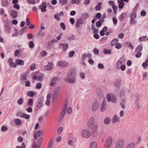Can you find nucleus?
<instances>
[{"instance_id": "f257e3e1", "label": "nucleus", "mask_w": 148, "mask_h": 148, "mask_svg": "<svg viewBox=\"0 0 148 148\" xmlns=\"http://www.w3.org/2000/svg\"><path fill=\"white\" fill-rule=\"evenodd\" d=\"M76 73L75 69L73 68L71 69L69 72V74L65 79V81L70 84H73L76 82Z\"/></svg>"}, {"instance_id": "f03ea898", "label": "nucleus", "mask_w": 148, "mask_h": 148, "mask_svg": "<svg viewBox=\"0 0 148 148\" xmlns=\"http://www.w3.org/2000/svg\"><path fill=\"white\" fill-rule=\"evenodd\" d=\"M44 103V97L43 96L40 97L37 101V105L35 109L36 111H38L42 106Z\"/></svg>"}, {"instance_id": "7ed1b4c3", "label": "nucleus", "mask_w": 148, "mask_h": 148, "mask_svg": "<svg viewBox=\"0 0 148 148\" xmlns=\"http://www.w3.org/2000/svg\"><path fill=\"white\" fill-rule=\"evenodd\" d=\"M95 119L93 117L90 118L88 120L87 123V126L89 129H92L93 128L95 125Z\"/></svg>"}, {"instance_id": "20e7f679", "label": "nucleus", "mask_w": 148, "mask_h": 148, "mask_svg": "<svg viewBox=\"0 0 148 148\" xmlns=\"http://www.w3.org/2000/svg\"><path fill=\"white\" fill-rule=\"evenodd\" d=\"M107 98L109 102H111L113 103H115L117 101L116 97L112 93H110L108 95Z\"/></svg>"}, {"instance_id": "39448f33", "label": "nucleus", "mask_w": 148, "mask_h": 148, "mask_svg": "<svg viewBox=\"0 0 148 148\" xmlns=\"http://www.w3.org/2000/svg\"><path fill=\"white\" fill-rule=\"evenodd\" d=\"M112 137H109L108 138L105 143L104 148H110L112 144Z\"/></svg>"}, {"instance_id": "423d86ee", "label": "nucleus", "mask_w": 148, "mask_h": 148, "mask_svg": "<svg viewBox=\"0 0 148 148\" xmlns=\"http://www.w3.org/2000/svg\"><path fill=\"white\" fill-rule=\"evenodd\" d=\"M43 140V138L40 137L39 139L37 145L36 142H34L33 143V148H40L41 145Z\"/></svg>"}, {"instance_id": "0eeeda50", "label": "nucleus", "mask_w": 148, "mask_h": 148, "mask_svg": "<svg viewBox=\"0 0 148 148\" xmlns=\"http://www.w3.org/2000/svg\"><path fill=\"white\" fill-rule=\"evenodd\" d=\"M124 144V141L122 139L118 140L115 145V148H123Z\"/></svg>"}, {"instance_id": "6e6552de", "label": "nucleus", "mask_w": 148, "mask_h": 148, "mask_svg": "<svg viewBox=\"0 0 148 148\" xmlns=\"http://www.w3.org/2000/svg\"><path fill=\"white\" fill-rule=\"evenodd\" d=\"M100 103L98 102L97 101H94L92 105V110L93 111H96L99 109L100 106Z\"/></svg>"}, {"instance_id": "1a4fd4ad", "label": "nucleus", "mask_w": 148, "mask_h": 148, "mask_svg": "<svg viewBox=\"0 0 148 148\" xmlns=\"http://www.w3.org/2000/svg\"><path fill=\"white\" fill-rule=\"evenodd\" d=\"M92 131V136L93 137H96L98 133V126L97 125H95L94 127L93 128Z\"/></svg>"}, {"instance_id": "9d476101", "label": "nucleus", "mask_w": 148, "mask_h": 148, "mask_svg": "<svg viewBox=\"0 0 148 148\" xmlns=\"http://www.w3.org/2000/svg\"><path fill=\"white\" fill-rule=\"evenodd\" d=\"M125 62L126 60L124 57H121L116 64L117 68H119L120 66H121V65L124 64L125 63Z\"/></svg>"}, {"instance_id": "9b49d317", "label": "nucleus", "mask_w": 148, "mask_h": 148, "mask_svg": "<svg viewBox=\"0 0 148 148\" xmlns=\"http://www.w3.org/2000/svg\"><path fill=\"white\" fill-rule=\"evenodd\" d=\"M82 136L83 137L88 138L90 136V133L88 130H83L82 132Z\"/></svg>"}, {"instance_id": "f8f14e48", "label": "nucleus", "mask_w": 148, "mask_h": 148, "mask_svg": "<svg viewBox=\"0 0 148 148\" xmlns=\"http://www.w3.org/2000/svg\"><path fill=\"white\" fill-rule=\"evenodd\" d=\"M47 6V3L44 2L42 3L41 5L39 6V8L40 9H41L42 12H44L47 11L46 8Z\"/></svg>"}, {"instance_id": "ddd939ff", "label": "nucleus", "mask_w": 148, "mask_h": 148, "mask_svg": "<svg viewBox=\"0 0 148 148\" xmlns=\"http://www.w3.org/2000/svg\"><path fill=\"white\" fill-rule=\"evenodd\" d=\"M57 65L60 67L64 68L68 66L69 64L67 62L65 61H60L58 62Z\"/></svg>"}, {"instance_id": "4468645a", "label": "nucleus", "mask_w": 148, "mask_h": 148, "mask_svg": "<svg viewBox=\"0 0 148 148\" xmlns=\"http://www.w3.org/2000/svg\"><path fill=\"white\" fill-rule=\"evenodd\" d=\"M107 107V104L105 99H103L101 104L100 108V111L102 112H103L105 111Z\"/></svg>"}, {"instance_id": "2eb2a0df", "label": "nucleus", "mask_w": 148, "mask_h": 148, "mask_svg": "<svg viewBox=\"0 0 148 148\" xmlns=\"http://www.w3.org/2000/svg\"><path fill=\"white\" fill-rule=\"evenodd\" d=\"M53 66V64L52 62H49L48 64L45 66L44 69L48 71L51 70L52 69Z\"/></svg>"}, {"instance_id": "dca6fc26", "label": "nucleus", "mask_w": 148, "mask_h": 148, "mask_svg": "<svg viewBox=\"0 0 148 148\" xmlns=\"http://www.w3.org/2000/svg\"><path fill=\"white\" fill-rule=\"evenodd\" d=\"M10 16L13 18H15L17 17L18 15L17 11L14 10H11L10 11Z\"/></svg>"}, {"instance_id": "f3484780", "label": "nucleus", "mask_w": 148, "mask_h": 148, "mask_svg": "<svg viewBox=\"0 0 148 148\" xmlns=\"http://www.w3.org/2000/svg\"><path fill=\"white\" fill-rule=\"evenodd\" d=\"M59 47L63 49V51H66L69 47L68 45L66 43H60L59 45Z\"/></svg>"}, {"instance_id": "a211bd4d", "label": "nucleus", "mask_w": 148, "mask_h": 148, "mask_svg": "<svg viewBox=\"0 0 148 148\" xmlns=\"http://www.w3.org/2000/svg\"><path fill=\"white\" fill-rule=\"evenodd\" d=\"M84 22L82 18H81L78 19L76 23V27L78 28L80 26V25L84 24Z\"/></svg>"}, {"instance_id": "6ab92c4d", "label": "nucleus", "mask_w": 148, "mask_h": 148, "mask_svg": "<svg viewBox=\"0 0 148 148\" xmlns=\"http://www.w3.org/2000/svg\"><path fill=\"white\" fill-rule=\"evenodd\" d=\"M120 121V118L116 115H114L112 119V123L114 124L116 122H118Z\"/></svg>"}, {"instance_id": "aec40b11", "label": "nucleus", "mask_w": 148, "mask_h": 148, "mask_svg": "<svg viewBox=\"0 0 148 148\" xmlns=\"http://www.w3.org/2000/svg\"><path fill=\"white\" fill-rule=\"evenodd\" d=\"M97 97L100 99H102L103 98V93L102 90L99 88L97 90Z\"/></svg>"}, {"instance_id": "412c9836", "label": "nucleus", "mask_w": 148, "mask_h": 148, "mask_svg": "<svg viewBox=\"0 0 148 148\" xmlns=\"http://www.w3.org/2000/svg\"><path fill=\"white\" fill-rule=\"evenodd\" d=\"M126 14V13H123L120 15V16L119 17V19L121 22L123 21L125 19Z\"/></svg>"}, {"instance_id": "4be33fe9", "label": "nucleus", "mask_w": 148, "mask_h": 148, "mask_svg": "<svg viewBox=\"0 0 148 148\" xmlns=\"http://www.w3.org/2000/svg\"><path fill=\"white\" fill-rule=\"evenodd\" d=\"M41 132H42L40 130H38V131H36L35 132L34 135V138L36 139L37 137H39L40 135Z\"/></svg>"}, {"instance_id": "5701e85b", "label": "nucleus", "mask_w": 148, "mask_h": 148, "mask_svg": "<svg viewBox=\"0 0 148 148\" xmlns=\"http://www.w3.org/2000/svg\"><path fill=\"white\" fill-rule=\"evenodd\" d=\"M16 62L18 65H23L24 64V61L21 59H17L16 60Z\"/></svg>"}, {"instance_id": "b1692460", "label": "nucleus", "mask_w": 148, "mask_h": 148, "mask_svg": "<svg viewBox=\"0 0 148 148\" xmlns=\"http://www.w3.org/2000/svg\"><path fill=\"white\" fill-rule=\"evenodd\" d=\"M65 113V112H62L58 119V122L59 123H60L62 121L64 116Z\"/></svg>"}, {"instance_id": "393cba45", "label": "nucleus", "mask_w": 148, "mask_h": 148, "mask_svg": "<svg viewBox=\"0 0 148 148\" xmlns=\"http://www.w3.org/2000/svg\"><path fill=\"white\" fill-rule=\"evenodd\" d=\"M9 23H6L5 25V29L7 32H8L10 31L11 27Z\"/></svg>"}, {"instance_id": "a878e982", "label": "nucleus", "mask_w": 148, "mask_h": 148, "mask_svg": "<svg viewBox=\"0 0 148 148\" xmlns=\"http://www.w3.org/2000/svg\"><path fill=\"white\" fill-rule=\"evenodd\" d=\"M147 40H148V38H147V36H143L138 38V40L140 42L145 41Z\"/></svg>"}, {"instance_id": "bb28decb", "label": "nucleus", "mask_w": 148, "mask_h": 148, "mask_svg": "<svg viewBox=\"0 0 148 148\" xmlns=\"http://www.w3.org/2000/svg\"><path fill=\"white\" fill-rule=\"evenodd\" d=\"M136 17V12L135 11H133L131 13L130 15V19H135Z\"/></svg>"}, {"instance_id": "cd10ccee", "label": "nucleus", "mask_w": 148, "mask_h": 148, "mask_svg": "<svg viewBox=\"0 0 148 148\" xmlns=\"http://www.w3.org/2000/svg\"><path fill=\"white\" fill-rule=\"evenodd\" d=\"M110 121V119L108 117H107L104 119V123L106 125H108L109 124Z\"/></svg>"}, {"instance_id": "c85d7f7f", "label": "nucleus", "mask_w": 148, "mask_h": 148, "mask_svg": "<svg viewBox=\"0 0 148 148\" xmlns=\"http://www.w3.org/2000/svg\"><path fill=\"white\" fill-rule=\"evenodd\" d=\"M15 122L16 124L17 125H20L22 124V121L19 119H15Z\"/></svg>"}, {"instance_id": "c756f323", "label": "nucleus", "mask_w": 148, "mask_h": 148, "mask_svg": "<svg viewBox=\"0 0 148 148\" xmlns=\"http://www.w3.org/2000/svg\"><path fill=\"white\" fill-rule=\"evenodd\" d=\"M136 99H137L136 101V106L137 108L139 109L141 107L140 106L139 104V102L140 101V96L136 97Z\"/></svg>"}, {"instance_id": "7c9ffc66", "label": "nucleus", "mask_w": 148, "mask_h": 148, "mask_svg": "<svg viewBox=\"0 0 148 148\" xmlns=\"http://www.w3.org/2000/svg\"><path fill=\"white\" fill-rule=\"evenodd\" d=\"M90 148H97V143L95 142H92L90 145Z\"/></svg>"}, {"instance_id": "2f4dec72", "label": "nucleus", "mask_w": 148, "mask_h": 148, "mask_svg": "<svg viewBox=\"0 0 148 148\" xmlns=\"http://www.w3.org/2000/svg\"><path fill=\"white\" fill-rule=\"evenodd\" d=\"M9 3L8 1L6 0L5 2L2 1V6L4 7H7L9 6Z\"/></svg>"}, {"instance_id": "473e14b6", "label": "nucleus", "mask_w": 148, "mask_h": 148, "mask_svg": "<svg viewBox=\"0 0 148 148\" xmlns=\"http://www.w3.org/2000/svg\"><path fill=\"white\" fill-rule=\"evenodd\" d=\"M118 42V40L117 39L114 38L111 41V45L112 46H114Z\"/></svg>"}, {"instance_id": "72a5a7b5", "label": "nucleus", "mask_w": 148, "mask_h": 148, "mask_svg": "<svg viewBox=\"0 0 148 148\" xmlns=\"http://www.w3.org/2000/svg\"><path fill=\"white\" fill-rule=\"evenodd\" d=\"M27 104L30 106H32L33 104V99L32 98H30L28 100Z\"/></svg>"}, {"instance_id": "f704fd0d", "label": "nucleus", "mask_w": 148, "mask_h": 148, "mask_svg": "<svg viewBox=\"0 0 148 148\" xmlns=\"http://www.w3.org/2000/svg\"><path fill=\"white\" fill-rule=\"evenodd\" d=\"M142 65L145 69L148 66V58L146 60L145 62L143 63Z\"/></svg>"}, {"instance_id": "c9c22d12", "label": "nucleus", "mask_w": 148, "mask_h": 148, "mask_svg": "<svg viewBox=\"0 0 148 148\" xmlns=\"http://www.w3.org/2000/svg\"><path fill=\"white\" fill-rule=\"evenodd\" d=\"M53 145V140L50 139L48 144L47 147L49 148H52Z\"/></svg>"}, {"instance_id": "e433bc0d", "label": "nucleus", "mask_w": 148, "mask_h": 148, "mask_svg": "<svg viewBox=\"0 0 148 148\" xmlns=\"http://www.w3.org/2000/svg\"><path fill=\"white\" fill-rule=\"evenodd\" d=\"M143 49L142 45H140L138 46L136 49V52H139L142 50Z\"/></svg>"}, {"instance_id": "4c0bfd02", "label": "nucleus", "mask_w": 148, "mask_h": 148, "mask_svg": "<svg viewBox=\"0 0 148 148\" xmlns=\"http://www.w3.org/2000/svg\"><path fill=\"white\" fill-rule=\"evenodd\" d=\"M58 94L55 93H53L52 96V101L53 102L55 101L56 100V98L58 97Z\"/></svg>"}, {"instance_id": "58836bf2", "label": "nucleus", "mask_w": 148, "mask_h": 148, "mask_svg": "<svg viewBox=\"0 0 148 148\" xmlns=\"http://www.w3.org/2000/svg\"><path fill=\"white\" fill-rule=\"evenodd\" d=\"M125 44L128 47L132 49H133L134 47L131 43L129 42H126Z\"/></svg>"}, {"instance_id": "ea45409f", "label": "nucleus", "mask_w": 148, "mask_h": 148, "mask_svg": "<svg viewBox=\"0 0 148 148\" xmlns=\"http://www.w3.org/2000/svg\"><path fill=\"white\" fill-rule=\"evenodd\" d=\"M103 52L105 54H110L111 53V51L110 49H104L103 50Z\"/></svg>"}, {"instance_id": "a19ab883", "label": "nucleus", "mask_w": 148, "mask_h": 148, "mask_svg": "<svg viewBox=\"0 0 148 148\" xmlns=\"http://www.w3.org/2000/svg\"><path fill=\"white\" fill-rule=\"evenodd\" d=\"M24 101L23 99V98H21L19 99L17 101V103L20 105H22Z\"/></svg>"}, {"instance_id": "79ce46f5", "label": "nucleus", "mask_w": 148, "mask_h": 148, "mask_svg": "<svg viewBox=\"0 0 148 148\" xmlns=\"http://www.w3.org/2000/svg\"><path fill=\"white\" fill-rule=\"evenodd\" d=\"M75 38V36L74 35H72L68 37L67 40L69 41L74 40Z\"/></svg>"}, {"instance_id": "37998d69", "label": "nucleus", "mask_w": 148, "mask_h": 148, "mask_svg": "<svg viewBox=\"0 0 148 148\" xmlns=\"http://www.w3.org/2000/svg\"><path fill=\"white\" fill-rule=\"evenodd\" d=\"M102 4V3L101 2L98 3L97 5L95 7V9L96 10H99L100 9V6Z\"/></svg>"}, {"instance_id": "c03bdc74", "label": "nucleus", "mask_w": 148, "mask_h": 148, "mask_svg": "<svg viewBox=\"0 0 148 148\" xmlns=\"http://www.w3.org/2000/svg\"><path fill=\"white\" fill-rule=\"evenodd\" d=\"M20 116V117H23V118L26 119H28L30 118V117L29 115L25 114H23L22 116Z\"/></svg>"}, {"instance_id": "a18cd8bd", "label": "nucleus", "mask_w": 148, "mask_h": 148, "mask_svg": "<svg viewBox=\"0 0 148 148\" xmlns=\"http://www.w3.org/2000/svg\"><path fill=\"white\" fill-rule=\"evenodd\" d=\"M67 2L68 0H60V3L62 5H65Z\"/></svg>"}, {"instance_id": "49530a36", "label": "nucleus", "mask_w": 148, "mask_h": 148, "mask_svg": "<svg viewBox=\"0 0 148 148\" xmlns=\"http://www.w3.org/2000/svg\"><path fill=\"white\" fill-rule=\"evenodd\" d=\"M60 87L59 86L56 87L54 90V93L58 94L59 91L60 90Z\"/></svg>"}, {"instance_id": "de8ad7c7", "label": "nucleus", "mask_w": 148, "mask_h": 148, "mask_svg": "<svg viewBox=\"0 0 148 148\" xmlns=\"http://www.w3.org/2000/svg\"><path fill=\"white\" fill-rule=\"evenodd\" d=\"M34 95V94L33 91H29L27 92V96L28 97H32Z\"/></svg>"}, {"instance_id": "09e8293b", "label": "nucleus", "mask_w": 148, "mask_h": 148, "mask_svg": "<svg viewBox=\"0 0 148 148\" xmlns=\"http://www.w3.org/2000/svg\"><path fill=\"white\" fill-rule=\"evenodd\" d=\"M135 146V144L134 143H131L127 146V148H134Z\"/></svg>"}, {"instance_id": "8fccbe9b", "label": "nucleus", "mask_w": 148, "mask_h": 148, "mask_svg": "<svg viewBox=\"0 0 148 148\" xmlns=\"http://www.w3.org/2000/svg\"><path fill=\"white\" fill-rule=\"evenodd\" d=\"M93 52L96 55H99V51L96 48H94L93 49Z\"/></svg>"}, {"instance_id": "3c124183", "label": "nucleus", "mask_w": 148, "mask_h": 148, "mask_svg": "<svg viewBox=\"0 0 148 148\" xmlns=\"http://www.w3.org/2000/svg\"><path fill=\"white\" fill-rule=\"evenodd\" d=\"M42 84L40 83H38L36 84V87L37 89H40L42 88Z\"/></svg>"}, {"instance_id": "603ef678", "label": "nucleus", "mask_w": 148, "mask_h": 148, "mask_svg": "<svg viewBox=\"0 0 148 148\" xmlns=\"http://www.w3.org/2000/svg\"><path fill=\"white\" fill-rule=\"evenodd\" d=\"M29 47L30 48H32L34 47V44L33 41H31L28 43Z\"/></svg>"}, {"instance_id": "864d4df0", "label": "nucleus", "mask_w": 148, "mask_h": 148, "mask_svg": "<svg viewBox=\"0 0 148 148\" xmlns=\"http://www.w3.org/2000/svg\"><path fill=\"white\" fill-rule=\"evenodd\" d=\"M26 27H25L21 29L19 32V34L20 35L22 36L23 34V33L25 32Z\"/></svg>"}, {"instance_id": "5fc2aeb1", "label": "nucleus", "mask_w": 148, "mask_h": 148, "mask_svg": "<svg viewBox=\"0 0 148 148\" xmlns=\"http://www.w3.org/2000/svg\"><path fill=\"white\" fill-rule=\"evenodd\" d=\"M112 8L114 11V13L116 14L117 13V6L116 5H113L112 6Z\"/></svg>"}, {"instance_id": "6e6d98bb", "label": "nucleus", "mask_w": 148, "mask_h": 148, "mask_svg": "<svg viewBox=\"0 0 148 148\" xmlns=\"http://www.w3.org/2000/svg\"><path fill=\"white\" fill-rule=\"evenodd\" d=\"M54 18L58 21L60 20V18L59 17L58 13L54 15Z\"/></svg>"}, {"instance_id": "4d7b16f0", "label": "nucleus", "mask_w": 148, "mask_h": 148, "mask_svg": "<svg viewBox=\"0 0 148 148\" xmlns=\"http://www.w3.org/2000/svg\"><path fill=\"white\" fill-rule=\"evenodd\" d=\"M8 128L7 126H3L1 128V130L2 132H5L7 130Z\"/></svg>"}, {"instance_id": "13d9d810", "label": "nucleus", "mask_w": 148, "mask_h": 148, "mask_svg": "<svg viewBox=\"0 0 148 148\" xmlns=\"http://www.w3.org/2000/svg\"><path fill=\"white\" fill-rule=\"evenodd\" d=\"M60 26L63 30H64L66 29V26L64 23H61L60 24Z\"/></svg>"}, {"instance_id": "bf43d9fd", "label": "nucleus", "mask_w": 148, "mask_h": 148, "mask_svg": "<svg viewBox=\"0 0 148 148\" xmlns=\"http://www.w3.org/2000/svg\"><path fill=\"white\" fill-rule=\"evenodd\" d=\"M119 69H120L122 71H124L126 69V67L124 64H122L120 66Z\"/></svg>"}, {"instance_id": "052dcab7", "label": "nucleus", "mask_w": 148, "mask_h": 148, "mask_svg": "<svg viewBox=\"0 0 148 148\" xmlns=\"http://www.w3.org/2000/svg\"><path fill=\"white\" fill-rule=\"evenodd\" d=\"M124 5V2L122 3H120L119 4L118 7L121 10L123 8Z\"/></svg>"}, {"instance_id": "680f3d73", "label": "nucleus", "mask_w": 148, "mask_h": 148, "mask_svg": "<svg viewBox=\"0 0 148 148\" xmlns=\"http://www.w3.org/2000/svg\"><path fill=\"white\" fill-rule=\"evenodd\" d=\"M38 35L41 37H43L45 35V33L40 30L38 34Z\"/></svg>"}, {"instance_id": "e2e57ef3", "label": "nucleus", "mask_w": 148, "mask_h": 148, "mask_svg": "<svg viewBox=\"0 0 148 148\" xmlns=\"http://www.w3.org/2000/svg\"><path fill=\"white\" fill-rule=\"evenodd\" d=\"M121 47L122 45L121 44L119 43H117L115 46L116 48L118 49H121Z\"/></svg>"}, {"instance_id": "0e129e2a", "label": "nucleus", "mask_w": 148, "mask_h": 148, "mask_svg": "<svg viewBox=\"0 0 148 148\" xmlns=\"http://www.w3.org/2000/svg\"><path fill=\"white\" fill-rule=\"evenodd\" d=\"M10 66L11 67L16 68L17 66V64L16 63L13 62L12 63H10Z\"/></svg>"}, {"instance_id": "69168bd1", "label": "nucleus", "mask_w": 148, "mask_h": 148, "mask_svg": "<svg viewBox=\"0 0 148 148\" xmlns=\"http://www.w3.org/2000/svg\"><path fill=\"white\" fill-rule=\"evenodd\" d=\"M79 2V0H72L71 1V3L73 4H77Z\"/></svg>"}, {"instance_id": "338daca9", "label": "nucleus", "mask_w": 148, "mask_h": 148, "mask_svg": "<svg viewBox=\"0 0 148 148\" xmlns=\"http://www.w3.org/2000/svg\"><path fill=\"white\" fill-rule=\"evenodd\" d=\"M107 39L108 38L106 37H103L101 39V42H102L104 43L106 41Z\"/></svg>"}, {"instance_id": "774afa93", "label": "nucleus", "mask_w": 148, "mask_h": 148, "mask_svg": "<svg viewBox=\"0 0 148 148\" xmlns=\"http://www.w3.org/2000/svg\"><path fill=\"white\" fill-rule=\"evenodd\" d=\"M75 52L74 51H71L69 53V56L70 57H72L75 54Z\"/></svg>"}]
</instances>
